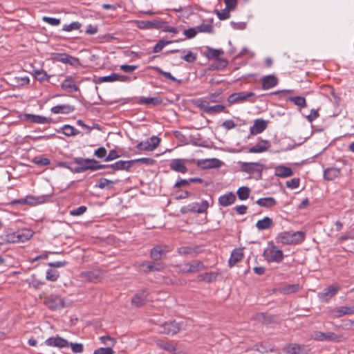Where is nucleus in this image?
<instances>
[{
  "mask_svg": "<svg viewBox=\"0 0 354 354\" xmlns=\"http://www.w3.org/2000/svg\"><path fill=\"white\" fill-rule=\"evenodd\" d=\"M189 138L190 139L189 141V144H191L193 146L202 147H207L206 141L202 140L201 135L200 133H197L196 135H191Z\"/></svg>",
  "mask_w": 354,
  "mask_h": 354,
  "instance_id": "42",
  "label": "nucleus"
},
{
  "mask_svg": "<svg viewBox=\"0 0 354 354\" xmlns=\"http://www.w3.org/2000/svg\"><path fill=\"white\" fill-rule=\"evenodd\" d=\"M262 88L267 90L275 86L278 84V79L273 75H266L262 77Z\"/></svg>",
  "mask_w": 354,
  "mask_h": 354,
  "instance_id": "26",
  "label": "nucleus"
},
{
  "mask_svg": "<svg viewBox=\"0 0 354 354\" xmlns=\"http://www.w3.org/2000/svg\"><path fill=\"white\" fill-rule=\"evenodd\" d=\"M230 11H231V10L228 9L227 8H225V9L222 10L221 11H219L218 10H214V12H216V14L218 16V18L220 20H225V19L230 18Z\"/></svg>",
  "mask_w": 354,
  "mask_h": 354,
  "instance_id": "59",
  "label": "nucleus"
},
{
  "mask_svg": "<svg viewBox=\"0 0 354 354\" xmlns=\"http://www.w3.org/2000/svg\"><path fill=\"white\" fill-rule=\"evenodd\" d=\"M270 147L271 144L268 140L261 139L260 142L249 148L248 152L252 153H263L268 151Z\"/></svg>",
  "mask_w": 354,
  "mask_h": 354,
  "instance_id": "21",
  "label": "nucleus"
},
{
  "mask_svg": "<svg viewBox=\"0 0 354 354\" xmlns=\"http://www.w3.org/2000/svg\"><path fill=\"white\" fill-rule=\"evenodd\" d=\"M4 237L5 243H18L16 232H11V230H6L5 234H3Z\"/></svg>",
  "mask_w": 354,
  "mask_h": 354,
  "instance_id": "50",
  "label": "nucleus"
},
{
  "mask_svg": "<svg viewBox=\"0 0 354 354\" xmlns=\"http://www.w3.org/2000/svg\"><path fill=\"white\" fill-rule=\"evenodd\" d=\"M217 273L211 272L200 274L198 278L200 281H205L207 283L212 282L216 279Z\"/></svg>",
  "mask_w": 354,
  "mask_h": 354,
  "instance_id": "47",
  "label": "nucleus"
},
{
  "mask_svg": "<svg viewBox=\"0 0 354 354\" xmlns=\"http://www.w3.org/2000/svg\"><path fill=\"white\" fill-rule=\"evenodd\" d=\"M284 351L288 354H309L310 350L305 345L290 344L284 348Z\"/></svg>",
  "mask_w": 354,
  "mask_h": 354,
  "instance_id": "16",
  "label": "nucleus"
},
{
  "mask_svg": "<svg viewBox=\"0 0 354 354\" xmlns=\"http://www.w3.org/2000/svg\"><path fill=\"white\" fill-rule=\"evenodd\" d=\"M287 100L293 102L300 108H304L307 106L306 98L302 96L289 97Z\"/></svg>",
  "mask_w": 354,
  "mask_h": 354,
  "instance_id": "49",
  "label": "nucleus"
},
{
  "mask_svg": "<svg viewBox=\"0 0 354 354\" xmlns=\"http://www.w3.org/2000/svg\"><path fill=\"white\" fill-rule=\"evenodd\" d=\"M305 239V234L301 231H285L276 236V242L283 245H295L302 242Z\"/></svg>",
  "mask_w": 354,
  "mask_h": 354,
  "instance_id": "1",
  "label": "nucleus"
},
{
  "mask_svg": "<svg viewBox=\"0 0 354 354\" xmlns=\"http://www.w3.org/2000/svg\"><path fill=\"white\" fill-rule=\"evenodd\" d=\"M256 203L261 207L272 208L277 204V202L273 197H265L259 198Z\"/></svg>",
  "mask_w": 354,
  "mask_h": 354,
  "instance_id": "36",
  "label": "nucleus"
},
{
  "mask_svg": "<svg viewBox=\"0 0 354 354\" xmlns=\"http://www.w3.org/2000/svg\"><path fill=\"white\" fill-rule=\"evenodd\" d=\"M59 277V273L56 270L48 269L46 271V278L47 280L50 281H55Z\"/></svg>",
  "mask_w": 354,
  "mask_h": 354,
  "instance_id": "55",
  "label": "nucleus"
},
{
  "mask_svg": "<svg viewBox=\"0 0 354 354\" xmlns=\"http://www.w3.org/2000/svg\"><path fill=\"white\" fill-rule=\"evenodd\" d=\"M263 257L268 262L281 263L283 259V253L271 241L268 242V248L263 251Z\"/></svg>",
  "mask_w": 354,
  "mask_h": 354,
  "instance_id": "3",
  "label": "nucleus"
},
{
  "mask_svg": "<svg viewBox=\"0 0 354 354\" xmlns=\"http://www.w3.org/2000/svg\"><path fill=\"white\" fill-rule=\"evenodd\" d=\"M354 314V305L353 306H339L329 310L328 315L333 318H339L344 315Z\"/></svg>",
  "mask_w": 354,
  "mask_h": 354,
  "instance_id": "6",
  "label": "nucleus"
},
{
  "mask_svg": "<svg viewBox=\"0 0 354 354\" xmlns=\"http://www.w3.org/2000/svg\"><path fill=\"white\" fill-rule=\"evenodd\" d=\"M44 304L50 310H57L64 307V300L57 295L51 294L46 296Z\"/></svg>",
  "mask_w": 354,
  "mask_h": 354,
  "instance_id": "5",
  "label": "nucleus"
},
{
  "mask_svg": "<svg viewBox=\"0 0 354 354\" xmlns=\"http://www.w3.org/2000/svg\"><path fill=\"white\" fill-rule=\"evenodd\" d=\"M148 292L146 290L136 294L131 299L132 304L136 307L143 306L148 301Z\"/></svg>",
  "mask_w": 354,
  "mask_h": 354,
  "instance_id": "20",
  "label": "nucleus"
},
{
  "mask_svg": "<svg viewBox=\"0 0 354 354\" xmlns=\"http://www.w3.org/2000/svg\"><path fill=\"white\" fill-rule=\"evenodd\" d=\"M114 351L111 346L99 348L94 351L93 354H113Z\"/></svg>",
  "mask_w": 354,
  "mask_h": 354,
  "instance_id": "64",
  "label": "nucleus"
},
{
  "mask_svg": "<svg viewBox=\"0 0 354 354\" xmlns=\"http://www.w3.org/2000/svg\"><path fill=\"white\" fill-rule=\"evenodd\" d=\"M61 88L66 90L68 92L77 91L79 87L74 83V80L72 76H68L66 80L62 83Z\"/></svg>",
  "mask_w": 354,
  "mask_h": 354,
  "instance_id": "31",
  "label": "nucleus"
},
{
  "mask_svg": "<svg viewBox=\"0 0 354 354\" xmlns=\"http://www.w3.org/2000/svg\"><path fill=\"white\" fill-rule=\"evenodd\" d=\"M250 192V189L248 187L242 186L238 189L236 194L239 200L245 201L249 198Z\"/></svg>",
  "mask_w": 354,
  "mask_h": 354,
  "instance_id": "48",
  "label": "nucleus"
},
{
  "mask_svg": "<svg viewBox=\"0 0 354 354\" xmlns=\"http://www.w3.org/2000/svg\"><path fill=\"white\" fill-rule=\"evenodd\" d=\"M187 159L175 158L172 159L169 163V167L171 170L181 174L187 172L188 169L186 167Z\"/></svg>",
  "mask_w": 354,
  "mask_h": 354,
  "instance_id": "13",
  "label": "nucleus"
},
{
  "mask_svg": "<svg viewBox=\"0 0 354 354\" xmlns=\"http://www.w3.org/2000/svg\"><path fill=\"white\" fill-rule=\"evenodd\" d=\"M157 144H150L149 140L142 141L139 142L136 148L139 149L140 151H151L154 150L156 148Z\"/></svg>",
  "mask_w": 354,
  "mask_h": 354,
  "instance_id": "45",
  "label": "nucleus"
},
{
  "mask_svg": "<svg viewBox=\"0 0 354 354\" xmlns=\"http://www.w3.org/2000/svg\"><path fill=\"white\" fill-rule=\"evenodd\" d=\"M225 107L221 104H217L214 106H210L208 109V114L212 115L218 113H221L225 110Z\"/></svg>",
  "mask_w": 354,
  "mask_h": 354,
  "instance_id": "63",
  "label": "nucleus"
},
{
  "mask_svg": "<svg viewBox=\"0 0 354 354\" xmlns=\"http://www.w3.org/2000/svg\"><path fill=\"white\" fill-rule=\"evenodd\" d=\"M160 333L174 335L180 331V326L179 323L174 320L165 322L160 326Z\"/></svg>",
  "mask_w": 354,
  "mask_h": 354,
  "instance_id": "9",
  "label": "nucleus"
},
{
  "mask_svg": "<svg viewBox=\"0 0 354 354\" xmlns=\"http://www.w3.org/2000/svg\"><path fill=\"white\" fill-rule=\"evenodd\" d=\"M196 106L203 111V112L208 114V109L210 107L209 102L207 100H198L196 103Z\"/></svg>",
  "mask_w": 354,
  "mask_h": 354,
  "instance_id": "62",
  "label": "nucleus"
},
{
  "mask_svg": "<svg viewBox=\"0 0 354 354\" xmlns=\"http://www.w3.org/2000/svg\"><path fill=\"white\" fill-rule=\"evenodd\" d=\"M57 132H62L66 136H74L79 134L80 132L75 127L69 124H65L59 129H56Z\"/></svg>",
  "mask_w": 354,
  "mask_h": 354,
  "instance_id": "40",
  "label": "nucleus"
},
{
  "mask_svg": "<svg viewBox=\"0 0 354 354\" xmlns=\"http://www.w3.org/2000/svg\"><path fill=\"white\" fill-rule=\"evenodd\" d=\"M48 198L47 196H27L26 197V199L27 201V204L30 205H35L37 204H41L44 203L46 198Z\"/></svg>",
  "mask_w": 354,
  "mask_h": 354,
  "instance_id": "44",
  "label": "nucleus"
},
{
  "mask_svg": "<svg viewBox=\"0 0 354 354\" xmlns=\"http://www.w3.org/2000/svg\"><path fill=\"white\" fill-rule=\"evenodd\" d=\"M14 82H15L16 86H24L29 84L30 79L27 76L15 77L14 78Z\"/></svg>",
  "mask_w": 354,
  "mask_h": 354,
  "instance_id": "56",
  "label": "nucleus"
},
{
  "mask_svg": "<svg viewBox=\"0 0 354 354\" xmlns=\"http://www.w3.org/2000/svg\"><path fill=\"white\" fill-rule=\"evenodd\" d=\"M301 286L299 283L286 285L281 289V291L284 294H290L299 291Z\"/></svg>",
  "mask_w": 354,
  "mask_h": 354,
  "instance_id": "53",
  "label": "nucleus"
},
{
  "mask_svg": "<svg viewBox=\"0 0 354 354\" xmlns=\"http://www.w3.org/2000/svg\"><path fill=\"white\" fill-rule=\"evenodd\" d=\"M222 91L215 92L213 93H209L207 98L212 102H220L223 100V97L221 96Z\"/></svg>",
  "mask_w": 354,
  "mask_h": 354,
  "instance_id": "60",
  "label": "nucleus"
},
{
  "mask_svg": "<svg viewBox=\"0 0 354 354\" xmlns=\"http://www.w3.org/2000/svg\"><path fill=\"white\" fill-rule=\"evenodd\" d=\"M82 27V24L78 21H74L68 25H64L62 28V30L66 32H71L74 30H79Z\"/></svg>",
  "mask_w": 354,
  "mask_h": 354,
  "instance_id": "57",
  "label": "nucleus"
},
{
  "mask_svg": "<svg viewBox=\"0 0 354 354\" xmlns=\"http://www.w3.org/2000/svg\"><path fill=\"white\" fill-rule=\"evenodd\" d=\"M205 268L203 262L194 261L192 263H186L183 265V271L185 272H198Z\"/></svg>",
  "mask_w": 354,
  "mask_h": 354,
  "instance_id": "22",
  "label": "nucleus"
},
{
  "mask_svg": "<svg viewBox=\"0 0 354 354\" xmlns=\"http://www.w3.org/2000/svg\"><path fill=\"white\" fill-rule=\"evenodd\" d=\"M156 343L157 346L160 348L168 351L170 353L176 354V348L174 344L163 340H157Z\"/></svg>",
  "mask_w": 354,
  "mask_h": 354,
  "instance_id": "41",
  "label": "nucleus"
},
{
  "mask_svg": "<svg viewBox=\"0 0 354 354\" xmlns=\"http://www.w3.org/2000/svg\"><path fill=\"white\" fill-rule=\"evenodd\" d=\"M241 170L249 174H253L258 172L261 174L263 165L259 162H240Z\"/></svg>",
  "mask_w": 354,
  "mask_h": 354,
  "instance_id": "12",
  "label": "nucleus"
},
{
  "mask_svg": "<svg viewBox=\"0 0 354 354\" xmlns=\"http://www.w3.org/2000/svg\"><path fill=\"white\" fill-rule=\"evenodd\" d=\"M153 70H155L156 72H158L159 74L163 75L165 77L171 80L173 82H178V84L181 83L180 80H178L176 77H174L169 72L164 71L162 69H161L158 66H153L151 67Z\"/></svg>",
  "mask_w": 354,
  "mask_h": 354,
  "instance_id": "52",
  "label": "nucleus"
},
{
  "mask_svg": "<svg viewBox=\"0 0 354 354\" xmlns=\"http://www.w3.org/2000/svg\"><path fill=\"white\" fill-rule=\"evenodd\" d=\"M33 75L35 78L40 82H49V79L50 77V76L48 75L47 73L42 69L35 70Z\"/></svg>",
  "mask_w": 354,
  "mask_h": 354,
  "instance_id": "46",
  "label": "nucleus"
},
{
  "mask_svg": "<svg viewBox=\"0 0 354 354\" xmlns=\"http://www.w3.org/2000/svg\"><path fill=\"white\" fill-rule=\"evenodd\" d=\"M75 110V107L70 104H60L57 105L51 108L50 111L55 114L62 113L68 114L73 112Z\"/></svg>",
  "mask_w": 354,
  "mask_h": 354,
  "instance_id": "29",
  "label": "nucleus"
},
{
  "mask_svg": "<svg viewBox=\"0 0 354 354\" xmlns=\"http://www.w3.org/2000/svg\"><path fill=\"white\" fill-rule=\"evenodd\" d=\"M80 277L85 281L96 283L102 278V273L99 270L84 271L80 273Z\"/></svg>",
  "mask_w": 354,
  "mask_h": 354,
  "instance_id": "10",
  "label": "nucleus"
},
{
  "mask_svg": "<svg viewBox=\"0 0 354 354\" xmlns=\"http://www.w3.org/2000/svg\"><path fill=\"white\" fill-rule=\"evenodd\" d=\"M243 257V252L241 248L234 249L228 261V264L230 268L235 266L237 263L241 261Z\"/></svg>",
  "mask_w": 354,
  "mask_h": 354,
  "instance_id": "25",
  "label": "nucleus"
},
{
  "mask_svg": "<svg viewBox=\"0 0 354 354\" xmlns=\"http://www.w3.org/2000/svg\"><path fill=\"white\" fill-rule=\"evenodd\" d=\"M339 290V286L338 285H331L326 288H324L322 292H319L318 297L319 299L328 301L330 299H331L333 296H335Z\"/></svg>",
  "mask_w": 354,
  "mask_h": 354,
  "instance_id": "17",
  "label": "nucleus"
},
{
  "mask_svg": "<svg viewBox=\"0 0 354 354\" xmlns=\"http://www.w3.org/2000/svg\"><path fill=\"white\" fill-rule=\"evenodd\" d=\"M119 182V180H111L104 178H101L98 180L97 184L95 187H97L100 189L107 188L108 189H111L113 188V185L116 184Z\"/></svg>",
  "mask_w": 354,
  "mask_h": 354,
  "instance_id": "39",
  "label": "nucleus"
},
{
  "mask_svg": "<svg viewBox=\"0 0 354 354\" xmlns=\"http://www.w3.org/2000/svg\"><path fill=\"white\" fill-rule=\"evenodd\" d=\"M178 252L180 254H189L192 255V257H195L201 252V247L198 245H195L194 247L184 246L179 248Z\"/></svg>",
  "mask_w": 354,
  "mask_h": 354,
  "instance_id": "30",
  "label": "nucleus"
},
{
  "mask_svg": "<svg viewBox=\"0 0 354 354\" xmlns=\"http://www.w3.org/2000/svg\"><path fill=\"white\" fill-rule=\"evenodd\" d=\"M268 121L263 119H256L254 124L250 127V132L251 135H257L262 133L268 127Z\"/></svg>",
  "mask_w": 354,
  "mask_h": 354,
  "instance_id": "18",
  "label": "nucleus"
},
{
  "mask_svg": "<svg viewBox=\"0 0 354 354\" xmlns=\"http://www.w3.org/2000/svg\"><path fill=\"white\" fill-rule=\"evenodd\" d=\"M140 267L144 272L148 273L154 271H161L164 269L165 266L161 262H156L152 260V261H142L140 263Z\"/></svg>",
  "mask_w": 354,
  "mask_h": 354,
  "instance_id": "11",
  "label": "nucleus"
},
{
  "mask_svg": "<svg viewBox=\"0 0 354 354\" xmlns=\"http://www.w3.org/2000/svg\"><path fill=\"white\" fill-rule=\"evenodd\" d=\"M32 162L39 166H46L50 163L48 158L43 156H36L33 158Z\"/></svg>",
  "mask_w": 354,
  "mask_h": 354,
  "instance_id": "58",
  "label": "nucleus"
},
{
  "mask_svg": "<svg viewBox=\"0 0 354 354\" xmlns=\"http://www.w3.org/2000/svg\"><path fill=\"white\" fill-rule=\"evenodd\" d=\"M88 161L89 158H84L82 157L74 158V169H73V173H82L93 169V167L89 165Z\"/></svg>",
  "mask_w": 354,
  "mask_h": 354,
  "instance_id": "7",
  "label": "nucleus"
},
{
  "mask_svg": "<svg viewBox=\"0 0 354 354\" xmlns=\"http://www.w3.org/2000/svg\"><path fill=\"white\" fill-rule=\"evenodd\" d=\"M168 251L167 246L156 245L151 250L150 257L153 261L159 262Z\"/></svg>",
  "mask_w": 354,
  "mask_h": 354,
  "instance_id": "14",
  "label": "nucleus"
},
{
  "mask_svg": "<svg viewBox=\"0 0 354 354\" xmlns=\"http://www.w3.org/2000/svg\"><path fill=\"white\" fill-rule=\"evenodd\" d=\"M311 337L313 339L317 342H339L342 339V336L340 335L335 334L333 332L324 333L319 330L314 331Z\"/></svg>",
  "mask_w": 354,
  "mask_h": 354,
  "instance_id": "4",
  "label": "nucleus"
},
{
  "mask_svg": "<svg viewBox=\"0 0 354 354\" xmlns=\"http://www.w3.org/2000/svg\"><path fill=\"white\" fill-rule=\"evenodd\" d=\"M236 93L239 102L249 100L251 102H254L255 101L254 99L250 100L251 97H254L255 96V93L253 92H239Z\"/></svg>",
  "mask_w": 354,
  "mask_h": 354,
  "instance_id": "51",
  "label": "nucleus"
},
{
  "mask_svg": "<svg viewBox=\"0 0 354 354\" xmlns=\"http://www.w3.org/2000/svg\"><path fill=\"white\" fill-rule=\"evenodd\" d=\"M341 169L336 167H328L324 171V178L326 180H333L339 176Z\"/></svg>",
  "mask_w": 354,
  "mask_h": 354,
  "instance_id": "32",
  "label": "nucleus"
},
{
  "mask_svg": "<svg viewBox=\"0 0 354 354\" xmlns=\"http://www.w3.org/2000/svg\"><path fill=\"white\" fill-rule=\"evenodd\" d=\"M134 160H119L113 164L106 165V167H111L115 171H129L133 165Z\"/></svg>",
  "mask_w": 354,
  "mask_h": 354,
  "instance_id": "23",
  "label": "nucleus"
},
{
  "mask_svg": "<svg viewBox=\"0 0 354 354\" xmlns=\"http://www.w3.org/2000/svg\"><path fill=\"white\" fill-rule=\"evenodd\" d=\"M131 80V78L129 76L124 75H119L117 73H111L107 76L100 77L95 82L97 84H100L102 82H113L115 81L120 82H129Z\"/></svg>",
  "mask_w": 354,
  "mask_h": 354,
  "instance_id": "15",
  "label": "nucleus"
},
{
  "mask_svg": "<svg viewBox=\"0 0 354 354\" xmlns=\"http://www.w3.org/2000/svg\"><path fill=\"white\" fill-rule=\"evenodd\" d=\"M18 243H24L28 241L33 235L31 230L24 228L16 232Z\"/></svg>",
  "mask_w": 354,
  "mask_h": 354,
  "instance_id": "28",
  "label": "nucleus"
},
{
  "mask_svg": "<svg viewBox=\"0 0 354 354\" xmlns=\"http://www.w3.org/2000/svg\"><path fill=\"white\" fill-rule=\"evenodd\" d=\"M274 225L272 218L268 216L264 217L261 220H259L256 223V227L259 230H265L271 228Z\"/></svg>",
  "mask_w": 354,
  "mask_h": 354,
  "instance_id": "35",
  "label": "nucleus"
},
{
  "mask_svg": "<svg viewBox=\"0 0 354 354\" xmlns=\"http://www.w3.org/2000/svg\"><path fill=\"white\" fill-rule=\"evenodd\" d=\"M197 30L201 32L212 33L213 26L209 24H202L197 27Z\"/></svg>",
  "mask_w": 354,
  "mask_h": 354,
  "instance_id": "61",
  "label": "nucleus"
},
{
  "mask_svg": "<svg viewBox=\"0 0 354 354\" xmlns=\"http://www.w3.org/2000/svg\"><path fill=\"white\" fill-rule=\"evenodd\" d=\"M275 175L281 178H287L293 175L291 168L283 165H279L275 167Z\"/></svg>",
  "mask_w": 354,
  "mask_h": 354,
  "instance_id": "34",
  "label": "nucleus"
},
{
  "mask_svg": "<svg viewBox=\"0 0 354 354\" xmlns=\"http://www.w3.org/2000/svg\"><path fill=\"white\" fill-rule=\"evenodd\" d=\"M203 55L208 59H215L218 62L217 64H212V67L214 69H223L228 64V62L227 59L220 57V56L224 55V51L222 49H214L209 46H206L205 50L203 52Z\"/></svg>",
  "mask_w": 354,
  "mask_h": 354,
  "instance_id": "2",
  "label": "nucleus"
},
{
  "mask_svg": "<svg viewBox=\"0 0 354 354\" xmlns=\"http://www.w3.org/2000/svg\"><path fill=\"white\" fill-rule=\"evenodd\" d=\"M254 319L266 324H270L275 321V316L265 313H257Z\"/></svg>",
  "mask_w": 354,
  "mask_h": 354,
  "instance_id": "33",
  "label": "nucleus"
},
{
  "mask_svg": "<svg viewBox=\"0 0 354 354\" xmlns=\"http://www.w3.org/2000/svg\"><path fill=\"white\" fill-rule=\"evenodd\" d=\"M235 201H236L235 194L233 192H230L225 194L221 196L218 198V204L223 207H227V206L234 203Z\"/></svg>",
  "mask_w": 354,
  "mask_h": 354,
  "instance_id": "24",
  "label": "nucleus"
},
{
  "mask_svg": "<svg viewBox=\"0 0 354 354\" xmlns=\"http://www.w3.org/2000/svg\"><path fill=\"white\" fill-rule=\"evenodd\" d=\"M139 104H152L153 106L160 105L162 103V100L160 97H141L138 101Z\"/></svg>",
  "mask_w": 354,
  "mask_h": 354,
  "instance_id": "43",
  "label": "nucleus"
},
{
  "mask_svg": "<svg viewBox=\"0 0 354 354\" xmlns=\"http://www.w3.org/2000/svg\"><path fill=\"white\" fill-rule=\"evenodd\" d=\"M45 344L47 346L57 347L59 348H63L69 346V342L64 338L59 336L56 337H53L48 338L45 341Z\"/></svg>",
  "mask_w": 354,
  "mask_h": 354,
  "instance_id": "19",
  "label": "nucleus"
},
{
  "mask_svg": "<svg viewBox=\"0 0 354 354\" xmlns=\"http://www.w3.org/2000/svg\"><path fill=\"white\" fill-rule=\"evenodd\" d=\"M223 162L218 158L198 160L196 165L203 169H216L223 165Z\"/></svg>",
  "mask_w": 354,
  "mask_h": 354,
  "instance_id": "8",
  "label": "nucleus"
},
{
  "mask_svg": "<svg viewBox=\"0 0 354 354\" xmlns=\"http://www.w3.org/2000/svg\"><path fill=\"white\" fill-rule=\"evenodd\" d=\"M159 20L144 21L137 20L135 21L136 26L140 29H158Z\"/></svg>",
  "mask_w": 354,
  "mask_h": 354,
  "instance_id": "27",
  "label": "nucleus"
},
{
  "mask_svg": "<svg viewBox=\"0 0 354 354\" xmlns=\"http://www.w3.org/2000/svg\"><path fill=\"white\" fill-rule=\"evenodd\" d=\"M190 207H193V208L196 210L194 212H191V213H197L202 214L207 212L209 207V203L206 200L202 201L201 203H192L190 204Z\"/></svg>",
  "mask_w": 354,
  "mask_h": 354,
  "instance_id": "37",
  "label": "nucleus"
},
{
  "mask_svg": "<svg viewBox=\"0 0 354 354\" xmlns=\"http://www.w3.org/2000/svg\"><path fill=\"white\" fill-rule=\"evenodd\" d=\"M23 120L37 124H44L46 120L44 116L30 113H25L23 115Z\"/></svg>",
  "mask_w": 354,
  "mask_h": 354,
  "instance_id": "38",
  "label": "nucleus"
},
{
  "mask_svg": "<svg viewBox=\"0 0 354 354\" xmlns=\"http://www.w3.org/2000/svg\"><path fill=\"white\" fill-rule=\"evenodd\" d=\"M172 42H173V41H171V40L165 41L164 39H160L153 46V52L154 53H160L165 46H167V45H168L169 44H171Z\"/></svg>",
  "mask_w": 354,
  "mask_h": 354,
  "instance_id": "54",
  "label": "nucleus"
}]
</instances>
